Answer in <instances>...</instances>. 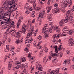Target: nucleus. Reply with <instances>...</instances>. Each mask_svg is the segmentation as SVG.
Wrapping results in <instances>:
<instances>
[{"mask_svg": "<svg viewBox=\"0 0 74 74\" xmlns=\"http://www.w3.org/2000/svg\"><path fill=\"white\" fill-rule=\"evenodd\" d=\"M23 73L25 74H27L28 73V71H25L24 72H23Z\"/></svg>", "mask_w": 74, "mask_h": 74, "instance_id": "obj_54", "label": "nucleus"}, {"mask_svg": "<svg viewBox=\"0 0 74 74\" xmlns=\"http://www.w3.org/2000/svg\"><path fill=\"white\" fill-rule=\"evenodd\" d=\"M9 33H14V30H12L10 31L9 32Z\"/></svg>", "mask_w": 74, "mask_h": 74, "instance_id": "obj_57", "label": "nucleus"}, {"mask_svg": "<svg viewBox=\"0 0 74 74\" xmlns=\"http://www.w3.org/2000/svg\"><path fill=\"white\" fill-rule=\"evenodd\" d=\"M50 3H51V1L50 0L48 1L47 2L48 5H49V4H50Z\"/></svg>", "mask_w": 74, "mask_h": 74, "instance_id": "obj_61", "label": "nucleus"}, {"mask_svg": "<svg viewBox=\"0 0 74 74\" xmlns=\"http://www.w3.org/2000/svg\"><path fill=\"white\" fill-rule=\"evenodd\" d=\"M54 48H55V52L56 53H58V47L57 46H55L54 47Z\"/></svg>", "mask_w": 74, "mask_h": 74, "instance_id": "obj_35", "label": "nucleus"}, {"mask_svg": "<svg viewBox=\"0 0 74 74\" xmlns=\"http://www.w3.org/2000/svg\"><path fill=\"white\" fill-rule=\"evenodd\" d=\"M31 54L29 53L28 57V58H29V61H31V62L32 63L34 62V58H33V57L31 56Z\"/></svg>", "mask_w": 74, "mask_h": 74, "instance_id": "obj_16", "label": "nucleus"}, {"mask_svg": "<svg viewBox=\"0 0 74 74\" xmlns=\"http://www.w3.org/2000/svg\"><path fill=\"white\" fill-rule=\"evenodd\" d=\"M13 8V6L12 5L9 8V10H8V12H7L6 14V16H8L10 18L11 16V13H12V8Z\"/></svg>", "mask_w": 74, "mask_h": 74, "instance_id": "obj_10", "label": "nucleus"}, {"mask_svg": "<svg viewBox=\"0 0 74 74\" xmlns=\"http://www.w3.org/2000/svg\"><path fill=\"white\" fill-rule=\"evenodd\" d=\"M12 59H10L9 62L8 63V70H10V69H11V67H12Z\"/></svg>", "mask_w": 74, "mask_h": 74, "instance_id": "obj_15", "label": "nucleus"}, {"mask_svg": "<svg viewBox=\"0 0 74 74\" xmlns=\"http://www.w3.org/2000/svg\"><path fill=\"white\" fill-rule=\"evenodd\" d=\"M33 38L32 37H31L30 39L29 40H26V41H25V43L26 44H27L28 43H30L33 41Z\"/></svg>", "mask_w": 74, "mask_h": 74, "instance_id": "obj_17", "label": "nucleus"}, {"mask_svg": "<svg viewBox=\"0 0 74 74\" xmlns=\"http://www.w3.org/2000/svg\"><path fill=\"white\" fill-rule=\"evenodd\" d=\"M62 47V45H60V47L58 48V49H62V47Z\"/></svg>", "mask_w": 74, "mask_h": 74, "instance_id": "obj_64", "label": "nucleus"}, {"mask_svg": "<svg viewBox=\"0 0 74 74\" xmlns=\"http://www.w3.org/2000/svg\"><path fill=\"white\" fill-rule=\"evenodd\" d=\"M29 4H28V3H26L24 7L25 10H28V9H29Z\"/></svg>", "mask_w": 74, "mask_h": 74, "instance_id": "obj_26", "label": "nucleus"}, {"mask_svg": "<svg viewBox=\"0 0 74 74\" xmlns=\"http://www.w3.org/2000/svg\"><path fill=\"white\" fill-rule=\"evenodd\" d=\"M28 67V64L27 63H25L24 65V68H27Z\"/></svg>", "mask_w": 74, "mask_h": 74, "instance_id": "obj_42", "label": "nucleus"}, {"mask_svg": "<svg viewBox=\"0 0 74 74\" xmlns=\"http://www.w3.org/2000/svg\"><path fill=\"white\" fill-rule=\"evenodd\" d=\"M28 10H29V11H32V10H33V8H32V7H31L29 8Z\"/></svg>", "mask_w": 74, "mask_h": 74, "instance_id": "obj_47", "label": "nucleus"}, {"mask_svg": "<svg viewBox=\"0 0 74 74\" xmlns=\"http://www.w3.org/2000/svg\"><path fill=\"white\" fill-rule=\"evenodd\" d=\"M70 62H71L70 60H69V61H67L66 60L64 61L63 62L64 66H65V65H66V64H67V63L68 64H70Z\"/></svg>", "mask_w": 74, "mask_h": 74, "instance_id": "obj_27", "label": "nucleus"}, {"mask_svg": "<svg viewBox=\"0 0 74 74\" xmlns=\"http://www.w3.org/2000/svg\"><path fill=\"white\" fill-rule=\"evenodd\" d=\"M40 64V62H36V69H37L38 70H39V71H40L41 72V71H42V65Z\"/></svg>", "mask_w": 74, "mask_h": 74, "instance_id": "obj_7", "label": "nucleus"}, {"mask_svg": "<svg viewBox=\"0 0 74 74\" xmlns=\"http://www.w3.org/2000/svg\"><path fill=\"white\" fill-rule=\"evenodd\" d=\"M52 6H49V5L47 6L46 9L47 10H48L47 11V13H48V12H50V11H51V10L52 9Z\"/></svg>", "mask_w": 74, "mask_h": 74, "instance_id": "obj_24", "label": "nucleus"}, {"mask_svg": "<svg viewBox=\"0 0 74 74\" xmlns=\"http://www.w3.org/2000/svg\"><path fill=\"white\" fill-rule=\"evenodd\" d=\"M64 22V19H62L60 21V26H61V27H63V26Z\"/></svg>", "mask_w": 74, "mask_h": 74, "instance_id": "obj_23", "label": "nucleus"}, {"mask_svg": "<svg viewBox=\"0 0 74 74\" xmlns=\"http://www.w3.org/2000/svg\"><path fill=\"white\" fill-rule=\"evenodd\" d=\"M32 16H31L33 18H34V16H35V11H34V12H33L32 13Z\"/></svg>", "mask_w": 74, "mask_h": 74, "instance_id": "obj_34", "label": "nucleus"}, {"mask_svg": "<svg viewBox=\"0 0 74 74\" xmlns=\"http://www.w3.org/2000/svg\"><path fill=\"white\" fill-rule=\"evenodd\" d=\"M10 29H8L7 31H6V32L5 33V34H8V33L7 32H8L10 31Z\"/></svg>", "mask_w": 74, "mask_h": 74, "instance_id": "obj_58", "label": "nucleus"}, {"mask_svg": "<svg viewBox=\"0 0 74 74\" xmlns=\"http://www.w3.org/2000/svg\"><path fill=\"white\" fill-rule=\"evenodd\" d=\"M34 26H31L30 27V31H29V33L27 34V37L28 38H29V37L31 36L33 33V32H34Z\"/></svg>", "mask_w": 74, "mask_h": 74, "instance_id": "obj_5", "label": "nucleus"}, {"mask_svg": "<svg viewBox=\"0 0 74 74\" xmlns=\"http://www.w3.org/2000/svg\"><path fill=\"white\" fill-rule=\"evenodd\" d=\"M35 74H39V71H36L35 73H34Z\"/></svg>", "mask_w": 74, "mask_h": 74, "instance_id": "obj_59", "label": "nucleus"}, {"mask_svg": "<svg viewBox=\"0 0 74 74\" xmlns=\"http://www.w3.org/2000/svg\"><path fill=\"white\" fill-rule=\"evenodd\" d=\"M71 12V11L70 10H69L66 12V16H68L69 17H71V18H72L71 16L73 15V14L71 13L70 14V13Z\"/></svg>", "mask_w": 74, "mask_h": 74, "instance_id": "obj_18", "label": "nucleus"}, {"mask_svg": "<svg viewBox=\"0 0 74 74\" xmlns=\"http://www.w3.org/2000/svg\"><path fill=\"white\" fill-rule=\"evenodd\" d=\"M20 67L21 69H23V68H25V67H24V64H22L20 66Z\"/></svg>", "mask_w": 74, "mask_h": 74, "instance_id": "obj_43", "label": "nucleus"}, {"mask_svg": "<svg viewBox=\"0 0 74 74\" xmlns=\"http://www.w3.org/2000/svg\"><path fill=\"white\" fill-rule=\"evenodd\" d=\"M49 54L51 55V56L53 57V62H56L57 61V57H58V55H59V53H58L57 55L55 53H52V51L49 52Z\"/></svg>", "mask_w": 74, "mask_h": 74, "instance_id": "obj_3", "label": "nucleus"}, {"mask_svg": "<svg viewBox=\"0 0 74 74\" xmlns=\"http://www.w3.org/2000/svg\"><path fill=\"white\" fill-rule=\"evenodd\" d=\"M13 8L12 9V11H16V7H15V6H13Z\"/></svg>", "mask_w": 74, "mask_h": 74, "instance_id": "obj_41", "label": "nucleus"}, {"mask_svg": "<svg viewBox=\"0 0 74 74\" xmlns=\"http://www.w3.org/2000/svg\"><path fill=\"white\" fill-rule=\"evenodd\" d=\"M20 40L18 39V40H17L16 41V44H18V43H20Z\"/></svg>", "mask_w": 74, "mask_h": 74, "instance_id": "obj_51", "label": "nucleus"}, {"mask_svg": "<svg viewBox=\"0 0 74 74\" xmlns=\"http://www.w3.org/2000/svg\"><path fill=\"white\" fill-rule=\"evenodd\" d=\"M15 64L16 65V69H19L20 68V65L21 64V62L19 61H16L15 62Z\"/></svg>", "mask_w": 74, "mask_h": 74, "instance_id": "obj_14", "label": "nucleus"}, {"mask_svg": "<svg viewBox=\"0 0 74 74\" xmlns=\"http://www.w3.org/2000/svg\"><path fill=\"white\" fill-rule=\"evenodd\" d=\"M74 44V40H73L71 36H69V46H72Z\"/></svg>", "mask_w": 74, "mask_h": 74, "instance_id": "obj_8", "label": "nucleus"}, {"mask_svg": "<svg viewBox=\"0 0 74 74\" xmlns=\"http://www.w3.org/2000/svg\"><path fill=\"white\" fill-rule=\"evenodd\" d=\"M22 33H23V32H20V31H19V32H17V34H16V35H17V37L18 38H19L21 36V34Z\"/></svg>", "mask_w": 74, "mask_h": 74, "instance_id": "obj_22", "label": "nucleus"}, {"mask_svg": "<svg viewBox=\"0 0 74 74\" xmlns=\"http://www.w3.org/2000/svg\"><path fill=\"white\" fill-rule=\"evenodd\" d=\"M68 34H69V35H70V36H71V35H72V34H73V31L72 30L68 31Z\"/></svg>", "mask_w": 74, "mask_h": 74, "instance_id": "obj_32", "label": "nucleus"}, {"mask_svg": "<svg viewBox=\"0 0 74 74\" xmlns=\"http://www.w3.org/2000/svg\"><path fill=\"white\" fill-rule=\"evenodd\" d=\"M25 27H26V25L25 24H23L22 27L23 29L21 30H20V32L23 33V34H25L26 30V29H25Z\"/></svg>", "mask_w": 74, "mask_h": 74, "instance_id": "obj_12", "label": "nucleus"}, {"mask_svg": "<svg viewBox=\"0 0 74 74\" xmlns=\"http://www.w3.org/2000/svg\"><path fill=\"white\" fill-rule=\"evenodd\" d=\"M34 66H33L31 70V73H32V72H33V70H34Z\"/></svg>", "mask_w": 74, "mask_h": 74, "instance_id": "obj_48", "label": "nucleus"}, {"mask_svg": "<svg viewBox=\"0 0 74 74\" xmlns=\"http://www.w3.org/2000/svg\"><path fill=\"white\" fill-rule=\"evenodd\" d=\"M35 10L37 11H39L40 10V8L39 7H36Z\"/></svg>", "mask_w": 74, "mask_h": 74, "instance_id": "obj_46", "label": "nucleus"}, {"mask_svg": "<svg viewBox=\"0 0 74 74\" xmlns=\"http://www.w3.org/2000/svg\"><path fill=\"white\" fill-rule=\"evenodd\" d=\"M64 22L67 23L68 22H69L71 23H74V20H73V17H71V16L69 17L68 16L65 18V19H64Z\"/></svg>", "mask_w": 74, "mask_h": 74, "instance_id": "obj_4", "label": "nucleus"}, {"mask_svg": "<svg viewBox=\"0 0 74 74\" xmlns=\"http://www.w3.org/2000/svg\"><path fill=\"white\" fill-rule=\"evenodd\" d=\"M49 25L50 27V28L47 30L48 32L49 33H51L52 32V29H53V23L52 22H49Z\"/></svg>", "mask_w": 74, "mask_h": 74, "instance_id": "obj_9", "label": "nucleus"}, {"mask_svg": "<svg viewBox=\"0 0 74 74\" xmlns=\"http://www.w3.org/2000/svg\"><path fill=\"white\" fill-rule=\"evenodd\" d=\"M47 19L48 21H52V15L50 14H47Z\"/></svg>", "mask_w": 74, "mask_h": 74, "instance_id": "obj_21", "label": "nucleus"}, {"mask_svg": "<svg viewBox=\"0 0 74 74\" xmlns=\"http://www.w3.org/2000/svg\"><path fill=\"white\" fill-rule=\"evenodd\" d=\"M52 11L53 12L57 13V12H60V9L59 8H56V9L53 8Z\"/></svg>", "mask_w": 74, "mask_h": 74, "instance_id": "obj_19", "label": "nucleus"}, {"mask_svg": "<svg viewBox=\"0 0 74 74\" xmlns=\"http://www.w3.org/2000/svg\"><path fill=\"white\" fill-rule=\"evenodd\" d=\"M10 50V49L9 48V46L7 45L6 47V49L4 50L5 52H8Z\"/></svg>", "mask_w": 74, "mask_h": 74, "instance_id": "obj_31", "label": "nucleus"}, {"mask_svg": "<svg viewBox=\"0 0 74 74\" xmlns=\"http://www.w3.org/2000/svg\"><path fill=\"white\" fill-rule=\"evenodd\" d=\"M25 61H26V58L25 57L21 58L20 59V62H25Z\"/></svg>", "mask_w": 74, "mask_h": 74, "instance_id": "obj_29", "label": "nucleus"}, {"mask_svg": "<svg viewBox=\"0 0 74 74\" xmlns=\"http://www.w3.org/2000/svg\"><path fill=\"white\" fill-rule=\"evenodd\" d=\"M23 42V39H22L21 40H20V43H22Z\"/></svg>", "mask_w": 74, "mask_h": 74, "instance_id": "obj_62", "label": "nucleus"}, {"mask_svg": "<svg viewBox=\"0 0 74 74\" xmlns=\"http://www.w3.org/2000/svg\"><path fill=\"white\" fill-rule=\"evenodd\" d=\"M42 43V41H40L39 42H38V44H37V46H38L39 45H40Z\"/></svg>", "mask_w": 74, "mask_h": 74, "instance_id": "obj_50", "label": "nucleus"}, {"mask_svg": "<svg viewBox=\"0 0 74 74\" xmlns=\"http://www.w3.org/2000/svg\"><path fill=\"white\" fill-rule=\"evenodd\" d=\"M64 2H66L65 5V7L67 6L68 5L69 7L70 8L71 7V5H72V0H70L69 4V0H64Z\"/></svg>", "mask_w": 74, "mask_h": 74, "instance_id": "obj_11", "label": "nucleus"}, {"mask_svg": "<svg viewBox=\"0 0 74 74\" xmlns=\"http://www.w3.org/2000/svg\"><path fill=\"white\" fill-rule=\"evenodd\" d=\"M47 25H48L46 24V25H45L44 26V27L43 28V30L42 31V33L44 34L45 33L44 35L45 37H48L49 36V32H48L47 30H49V28L48 27H47Z\"/></svg>", "mask_w": 74, "mask_h": 74, "instance_id": "obj_2", "label": "nucleus"}, {"mask_svg": "<svg viewBox=\"0 0 74 74\" xmlns=\"http://www.w3.org/2000/svg\"><path fill=\"white\" fill-rule=\"evenodd\" d=\"M21 51V48H18L16 50V52H19Z\"/></svg>", "mask_w": 74, "mask_h": 74, "instance_id": "obj_38", "label": "nucleus"}, {"mask_svg": "<svg viewBox=\"0 0 74 74\" xmlns=\"http://www.w3.org/2000/svg\"><path fill=\"white\" fill-rule=\"evenodd\" d=\"M60 36V35L59 34H58L56 36V38H59V37Z\"/></svg>", "mask_w": 74, "mask_h": 74, "instance_id": "obj_52", "label": "nucleus"}, {"mask_svg": "<svg viewBox=\"0 0 74 74\" xmlns=\"http://www.w3.org/2000/svg\"><path fill=\"white\" fill-rule=\"evenodd\" d=\"M4 14V13H0V23L1 24H4V22L3 21V20H5V21H6L7 22H8V23H11V22L10 21V18H8V19L6 20L5 19V15H6L5 14Z\"/></svg>", "mask_w": 74, "mask_h": 74, "instance_id": "obj_1", "label": "nucleus"}, {"mask_svg": "<svg viewBox=\"0 0 74 74\" xmlns=\"http://www.w3.org/2000/svg\"><path fill=\"white\" fill-rule=\"evenodd\" d=\"M38 48L39 49H42V47L41 46H39L38 47Z\"/></svg>", "mask_w": 74, "mask_h": 74, "instance_id": "obj_60", "label": "nucleus"}, {"mask_svg": "<svg viewBox=\"0 0 74 74\" xmlns=\"http://www.w3.org/2000/svg\"><path fill=\"white\" fill-rule=\"evenodd\" d=\"M7 57H8L9 58H10V56H11V54L10 53H7L6 55Z\"/></svg>", "mask_w": 74, "mask_h": 74, "instance_id": "obj_44", "label": "nucleus"}, {"mask_svg": "<svg viewBox=\"0 0 74 74\" xmlns=\"http://www.w3.org/2000/svg\"><path fill=\"white\" fill-rule=\"evenodd\" d=\"M45 10H42L41 13L39 14V16H38L39 18L40 19H42L43 18V16H44V14H45Z\"/></svg>", "mask_w": 74, "mask_h": 74, "instance_id": "obj_13", "label": "nucleus"}, {"mask_svg": "<svg viewBox=\"0 0 74 74\" xmlns=\"http://www.w3.org/2000/svg\"><path fill=\"white\" fill-rule=\"evenodd\" d=\"M54 9H55V8H58V4L57 3H56L54 4Z\"/></svg>", "mask_w": 74, "mask_h": 74, "instance_id": "obj_33", "label": "nucleus"}, {"mask_svg": "<svg viewBox=\"0 0 74 74\" xmlns=\"http://www.w3.org/2000/svg\"><path fill=\"white\" fill-rule=\"evenodd\" d=\"M68 29H67V28H64L63 29V32H68Z\"/></svg>", "mask_w": 74, "mask_h": 74, "instance_id": "obj_37", "label": "nucleus"}, {"mask_svg": "<svg viewBox=\"0 0 74 74\" xmlns=\"http://www.w3.org/2000/svg\"><path fill=\"white\" fill-rule=\"evenodd\" d=\"M6 3L5 1H4V3L3 4V5L0 8V13H1L2 14L4 13V11H5V7L7 6V4Z\"/></svg>", "mask_w": 74, "mask_h": 74, "instance_id": "obj_6", "label": "nucleus"}, {"mask_svg": "<svg viewBox=\"0 0 74 74\" xmlns=\"http://www.w3.org/2000/svg\"><path fill=\"white\" fill-rule=\"evenodd\" d=\"M3 29H6V28H7V25H4V26H3Z\"/></svg>", "mask_w": 74, "mask_h": 74, "instance_id": "obj_53", "label": "nucleus"}, {"mask_svg": "<svg viewBox=\"0 0 74 74\" xmlns=\"http://www.w3.org/2000/svg\"><path fill=\"white\" fill-rule=\"evenodd\" d=\"M54 29L57 32H58V33L60 32V27L58 26H55Z\"/></svg>", "mask_w": 74, "mask_h": 74, "instance_id": "obj_20", "label": "nucleus"}, {"mask_svg": "<svg viewBox=\"0 0 74 74\" xmlns=\"http://www.w3.org/2000/svg\"><path fill=\"white\" fill-rule=\"evenodd\" d=\"M23 19V16H21V17H20L18 21V22H21V21Z\"/></svg>", "mask_w": 74, "mask_h": 74, "instance_id": "obj_36", "label": "nucleus"}, {"mask_svg": "<svg viewBox=\"0 0 74 74\" xmlns=\"http://www.w3.org/2000/svg\"><path fill=\"white\" fill-rule=\"evenodd\" d=\"M30 45L28 44L27 45V48H25V50L26 51V52L27 53L29 52V49H28V48H30Z\"/></svg>", "mask_w": 74, "mask_h": 74, "instance_id": "obj_28", "label": "nucleus"}, {"mask_svg": "<svg viewBox=\"0 0 74 74\" xmlns=\"http://www.w3.org/2000/svg\"><path fill=\"white\" fill-rule=\"evenodd\" d=\"M14 50H15V47H12L10 50V52H14Z\"/></svg>", "mask_w": 74, "mask_h": 74, "instance_id": "obj_39", "label": "nucleus"}, {"mask_svg": "<svg viewBox=\"0 0 74 74\" xmlns=\"http://www.w3.org/2000/svg\"><path fill=\"white\" fill-rule=\"evenodd\" d=\"M66 53H67V54H69V53H70V50H67L66 51Z\"/></svg>", "mask_w": 74, "mask_h": 74, "instance_id": "obj_56", "label": "nucleus"}, {"mask_svg": "<svg viewBox=\"0 0 74 74\" xmlns=\"http://www.w3.org/2000/svg\"><path fill=\"white\" fill-rule=\"evenodd\" d=\"M62 33L63 34L61 35V36H67L68 33V32H64V31H63L62 32Z\"/></svg>", "mask_w": 74, "mask_h": 74, "instance_id": "obj_30", "label": "nucleus"}, {"mask_svg": "<svg viewBox=\"0 0 74 74\" xmlns=\"http://www.w3.org/2000/svg\"><path fill=\"white\" fill-rule=\"evenodd\" d=\"M15 1H14V0H12L11 1L10 3H9V5L15 6Z\"/></svg>", "mask_w": 74, "mask_h": 74, "instance_id": "obj_25", "label": "nucleus"}, {"mask_svg": "<svg viewBox=\"0 0 74 74\" xmlns=\"http://www.w3.org/2000/svg\"><path fill=\"white\" fill-rule=\"evenodd\" d=\"M20 23H18L17 24V28H19V24H20Z\"/></svg>", "mask_w": 74, "mask_h": 74, "instance_id": "obj_63", "label": "nucleus"}, {"mask_svg": "<svg viewBox=\"0 0 74 74\" xmlns=\"http://www.w3.org/2000/svg\"><path fill=\"white\" fill-rule=\"evenodd\" d=\"M39 40H41V39H42V36H39L37 38Z\"/></svg>", "mask_w": 74, "mask_h": 74, "instance_id": "obj_45", "label": "nucleus"}, {"mask_svg": "<svg viewBox=\"0 0 74 74\" xmlns=\"http://www.w3.org/2000/svg\"><path fill=\"white\" fill-rule=\"evenodd\" d=\"M57 35V34H54L52 36V37L53 38H56V36Z\"/></svg>", "mask_w": 74, "mask_h": 74, "instance_id": "obj_49", "label": "nucleus"}, {"mask_svg": "<svg viewBox=\"0 0 74 74\" xmlns=\"http://www.w3.org/2000/svg\"><path fill=\"white\" fill-rule=\"evenodd\" d=\"M62 69L63 70H64V71H65L67 70V68L66 67H63L62 68Z\"/></svg>", "mask_w": 74, "mask_h": 74, "instance_id": "obj_55", "label": "nucleus"}, {"mask_svg": "<svg viewBox=\"0 0 74 74\" xmlns=\"http://www.w3.org/2000/svg\"><path fill=\"white\" fill-rule=\"evenodd\" d=\"M43 49L44 51L45 52H47L48 51V48H47V47H45V48H44Z\"/></svg>", "mask_w": 74, "mask_h": 74, "instance_id": "obj_40", "label": "nucleus"}]
</instances>
